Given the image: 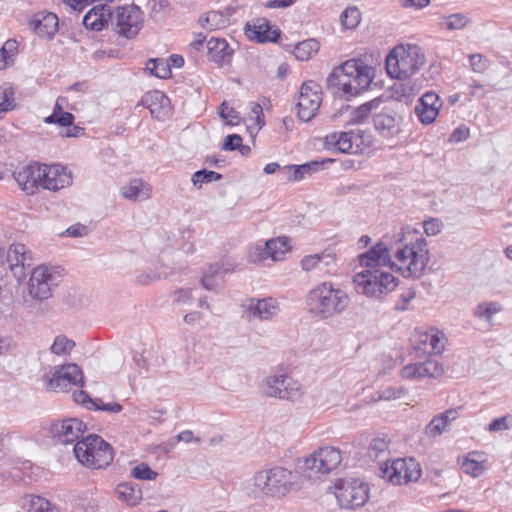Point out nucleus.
<instances>
[{
  "label": "nucleus",
  "instance_id": "1",
  "mask_svg": "<svg viewBox=\"0 0 512 512\" xmlns=\"http://www.w3.org/2000/svg\"><path fill=\"white\" fill-rule=\"evenodd\" d=\"M391 249L383 242L374 245L359 256L362 270L382 269L389 266L404 277H420L429 261L427 242L410 227L395 234Z\"/></svg>",
  "mask_w": 512,
  "mask_h": 512
},
{
  "label": "nucleus",
  "instance_id": "2",
  "mask_svg": "<svg viewBox=\"0 0 512 512\" xmlns=\"http://www.w3.org/2000/svg\"><path fill=\"white\" fill-rule=\"evenodd\" d=\"M373 78V67L362 60L350 59L333 70L327 85L334 94L349 99L368 89Z\"/></svg>",
  "mask_w": 512,
  "mask_h": 512
},
{
  "label": "nucleus",
  "instance_id": "3",
  "mask_svg": "<svg viewBox=\"0 0 512 512\" xmlns=\"http://www.w3.org/2000/svg\"><path fill=\"white\" fill-rule=\"evenodd\" d=\"M305 303L313 316L326 320L344 312L350 298L339 286L324 281L308 291Z\"/></svg>",
  "mask_w": 512,
  "mask_h": 512
},
{
  "label": "nucleus",
  "instance_id": "4",
  "mask_svg": "<svg viewBox=\"0 0 512 512\" xmlns=\"http://www.w3.org/2000/svg\"><path fill=\"white\" fill-rule=\"evenodd\" d=\"M300 488L296 473L276 466L257 472L252 478L250 493L254 498H283Z\"/></svg>",
  "mask_w": 512,
  "mask_h": 512
},
{
  "label": "nucleus",
  "instance_id": "5",
  "mask_svg": "<svg viewBox=\"0 0 512 512\" xmlns=\"http://www.w3.org/2000/svg\"><path fill=\"white\" fill-rule=\"evenodd\" d=\"M424 63L425 56L419 46L399 45L386 57V70L392 78L405 80L414 75Z\"/></svg>",
  "mask_w": 512,
  "mask_h": 512
},
{
  "label": "nucleus",
  "instance_id": "6",
  "mask_svg": "<svg viewBox=\"0 0 512 512\" xmlns=\"http://www.w3.org/2000/svg\"><path fill=\"white\" fill-rule=\"evenodd\" d=\"M355 291L372 299H382L398 286L397 278L382 269L361 270L352 279Z\"/></svg>",
  "mask_w": 512,
  "mask_h": 512
},
{
  "label": "nucleus",
  "instance_id": "7",
  "mask_svg": "<svg viewBox=\"0 0 512 512\" xmlns=\"http://www.w3.org/2000/svg\"><path fill=\"white\" fill-rule=\"evenodd\" d=\"M77 460L84 466L100 469L113 461V449L98 435H88L78 441L74 447Z\"/></svg>",
  "mask_w": 512,
  "mask_h": 512
},
{
  "label": "nucleus",
  "instance_id": "8",
  "mask_svg": "<svg viewBox=\"0 0 512 512\" xmlns=\"http://www.w3.org/2000/svg\"><path fill=\"white\" fill-rule=\"evenodd\" d=\"M260 390L267 397L291 402L298 401L304 395V388L299 381L279 372L264 377Z\"/></svg>",
  "mask_w": 512,
  "mask_h": 512
},
{
  "label": "nucleus",
  "instance_id": "9",
  "mask_svg": "<svg viewBox=\"0 0 512 512\" xmlns=\"http://www.w3.org/2000/svg\"><path fill=\"white\" fill-rule=\"evenodd\" d=\"M330 489H333L341 508L356 509L365 505L369 500V485L361 479H339Z\"/></svg>",
  "mask_w": 512,
  "mask_h": 512
},
{
  "label": "nucleus",
  "instance_id": "10",
  "mask_svg": "<svg viewBox=\"0 0 512 512\" xmlns=\"http://www.w3.org/2000/svg\"><path fill=\"white\" fill-rule=\"evenodd\" d=\"M381 477L393 485L416 482L422 475L420 464L414 458H397L380 467Z\"/></svg>",
  "mask_w": 512,
  "mask_h": 512
},
{
  "label": "nucleus",
  "instance_id": "11",
  "mask_svg": "<svg viewBox=\"0 0 512 512\" xmlns=\"http://www.w3.org/2000/svg\"><path fill=\"white\" fill-rule=\"evenodd\" d=\"M46 390L52 392H68L73 387L84 386V375L75 363H67L55 367L54 372L42 378Z\"/></svg>",
  "mask_w": 512,
  "mask_h": 512
},
{
  "label": "nucleus",
  "instance_id": "12",
  "mask_svg": "<svg viewBox=\"0 0 512 512\" xmlns=\"http://www.w3.org/2000/svg\"><path fill=\"white\" fill-rule=\"evenodd\" d=\"M323 145L326 149L340 153L357 154L366 147L365 137L360 129L334 131L324 137Z\"/></svg>",
  "mask_w": 512,
  "mask_h": 512
},
{
  "label": "nucleus",
  "instance_id": "13",
  "mask_svg": "<svg viewBox=\"0 0 512 512\" xmlns=\"http://www.w3.org/2000/svg\"><path fill=\"white\" fill-rule=\"evenodd\" d=\"M341 461L342 456L339 449L324 446L304 458L303 467L311 474H329L341 464Z\"/></svg>",
  "mask_w": 512,
  "mask_h": 512
},
{
  "label": "nucleus",
  "instance_id": "14",
  "mask_svg": "<svg viewBox=\"0 0 512 512\" xmlns=\"http://www.w3.org/2000/svg\"><path fill=\"white\" fill-rule=\"evenodd\" d=\"M289 251L288 239L286 237H277L267 240L263 244L251 247L248 253V260L254 264H263L267 260L278 262L283 260L285 254Z\"/></svg>",
  "mask_w": 512,
  "mask_h": 512
},
{
  "label": "nucleus",
  "instance_id": "15",
  "mask_svg": "<svg viewBox=\"0 0 512 512\" xmlns=\"http://www.w3.org/2000/svg\"><path fill=\"white\" fill-rule=\"evenodd\" d=\"M142 22V13L135 5L119 7L113 16L116 32L126 38L135 37L142 27Z\"/></svg>",
  "mask_w": 512,
  "mask_h": 512
},
{
  "label": "nucleus",
  "instance_id": "16",
  "mask_svg": "<svg viewBox=\"0 0 512 512\" xmlns=\"http://www.w3.org/2000/svg\"><path fill=\"white\" fill-rule=\"evenodd\" d=\"M321 94L320 86L317 83L308 81L302 84L297 103L300 120L308 122L315 117L321 105Z\"/></svg>",
  "mask_w": 512,
  "mask_h": 512
},
{
  "label": "nucleus",
  "instance_id": "17",
  "mask_svg": "<svg viewBox=\"0 0 512 512\" xmlns=\"http://www.w3.org/2000/svg\"><path fill=\"white\" fill-rule=\"evenodd\" d=\"M72 184V175L60 164H41L40 187L50 191H58Z\"/></svg>",
  "mask_w": 512,
  "mask_h": 512
},
{
  "label": "nucleus",
  "instance_id": "18",
  "mask_svg": "<svg viewBox=\"0 0 512 512\" xmlns=\"http://www.w3.org/2000/svg\"><path fill=\"white\" fill-rule=\"evenodd\" d=\"M87 429L80 418H62L51 426L53 438L62 444H69L77 440Z\"/></svg>",
  "mask_w": 512,
  "mask_h": 512
},
{
  "label": "nucleus",
  "instance_id": "19",
  "mask_svg": "<svg viewBox=\"0 0 512 512\" xmlns=\"http://www.w3.org/2000/svg\"><path fill=\"white\" fill-rule=\"evenodd\" d=\"M414 347L425 354H438L444 350L445 334L434 327L418 331L414 335Z\"/></svg>",
  "mask_w": 512,
  "mask_h": 512
},
{
  "label": "nucleus",
  "instance_id": "20",
  "mask_svg": "<svg viewBox=\"0 0 512 512\" xmlns=\"http://www.w3.org/2000/svg\"><path fill=\"white\" fill-rule=\"evenodd\" d=\"M334 266V256L328 252L306 255L300 261V267L305 273L318 277L332 273Z\"/></svg>",
  "mask_w": 512,
  "mask_h": 512
},
{
  "label": "nucleus",
  "instance_id": "21",
  "mask_svg": "<svg viewBox=\"0 0 512 512\" xmlns=\"http://www.w3.org/2000/svg\"><path fill=\"white\" fill-rule=\"evenodd\" d=\"M53 275L46 266L36 267L29 280V294L38 300H45L51 296V282Z\"/></svg>",
  "mask_w": 512,
  "mask_h": 512
},
{
  "label": "nucleus",
  "instance_id": "22",
  "mask_svg": "<svg viewBox=\"0 0 512 512\" xmlns=\"http://www.w3.org/2000/svg\"><path fill=\"white\" fill-rule=\"evenodd\" d=\"M248 316L262 321L271 320L280 312L279 303L272 297L251 298L243 305Z\"/></svg>",
  "mask_w": 512,
  "mask_h": 512
},
{
  "label": "nucleus",
  "instance_id": "23",
  "mask_svg": "<svg viewBox=\"0 0 512 512\" xmlns=\"http://www.w3.org/2000/svg\"><path fill=\"white\" fill-rule=\"evenodd\" d=\"M443 366L435 359H428L423 363H413L404 366L401 375L405 379L437 378L443 374Z\"/></svg>",
  "mask_w": 512,
  "mask_h": 512
},
{
  "label": "nucleus",
  "instance_id": "24",
  "mask_svg": "<svg viewBox=\"0 0 512 512\" xmlns=\"http://www.w3.org/2000/svg\"><path fill=\"white\" fill-rule=\"evenodd\" d=\"M141 104L147 107L151 116L157 120H165L172 113L170 99L158 90L147 92L143 96Z\"/></svg>",
  "mask_w": 512,
  "mask_h": 512
},
{
  "label": "nucleus",
  "instance_id": "25",
  "mask_svg": "<svg viewBox=\"0 0 512 512\" xmlns=\"http://www.w3.org/2000/svg\"><path fill=\"white\" fill-rule=\"evenodd\" d=\"M442 106L439 96L434 92H426L415 107V114L423 124L435 121Z\"/></svg>",
  "mask_w": 512,
  "mask_h": 512
},
{
  "label": "nucleus",
  "instance_id": "26",
  "mask_svg": "<svg viewBox=\"0 0 512 512\" xmlns=\"http://www.w3.org/2000/svg\"><path fill=\"white\" fill-rule=\"evenodd\" d=\"M59 19L51 12H39L29 21L30 28L41 38L51 40L58 31Z\"/></svg>",
  "mask_w": 512,
  "mask_h": 512
},
{
  "label": "nucleus",
  "instance_id": "27",
  "mask_svg": "<svg viewBox=\"0 0 512 512\" xmlns=\"http://www.w3.org/2000/svg\"><path fill=\"white\" fill-rule=\"evenodd\" d=\"M234 50L223 38L212 37L207 41V57L209 61L219 66L229 65L232 62Z\"/></svg>",
  "mask_w": 512,
  "mask_h": 512
},
{
  "label": "nucleus",
  "instance_id": "28",
  "mask_svg": "<svg viewBox=\"0 0 512 512\" xmlns=\"http://www.w3.org/2000/svg\"><path fill=\"white\" fill-rule=\"evenodd\" d=\"M14 178L22 190L33 194L41 183V164L30 163L14 173Z\"/></svg>",
  "mask_w": 512,
  "mask_h": 512
},
{
  "label": "nucleus",
  "instance_id": "29",
  "mask_svg": "<svg viewBox=\"0 0 512 512\" xmlns=\"http://www.w3.org/2000/svg\"><path fill=\"white\" fill-rule=\"evenodd\" d=\"M375 129L383 137H394L400 132L401 119L392 111H381L374 116Z\"/></svg>",
  "mask_w": 512,
  "mask_h": 512
},
{
  "label": "nucleus",
  "instance_id": "30",
  "mask_svg": "<svg viewBox=\"0 0 512 512\" xmlns=\"http://www.w3.org/2000/svg\"><path fill=\"white\" fill-rule=\"evenodd\" d=\"M246 35L257 42H276L280 37L278 29H272L265 19H258L252 25H247Z\"/></svg>",
  "mask_w": 512,
  "mask_h": 512
},
{
  "label": "nucleus",
  "instance_id": "31",
  "mask_svg": "<svg viewBox=\"0 0 512 512\" xmlns=\"http://www.w3.org/2000/svg\"><path fill=\"white\" fill-rule=\"evenodd\" d=\"M485 462L484 454L476 451L460 456L457 459L460 469L472 477H479L485 472Z\"/></svg>",
  "mask_w": 512,
  "mask_h": 512
},
{
  "label": "nucleus",
  "instance_id": "32",
  "mask_svg": "<svg viewBox=\"0 0 512 512\" xmlns=\"http://www.w3.org/2000/svg\"><path fill=\"white\" fill-rule=\"evenodd\" d=\"M73 400L90 410L113 414L120 413L123 410L122 405L119 403H104L101 399L93 400L82 390L73 393Z\"/></svg>",
  "mask_w": 512,
  "mask_h": 512
},
{
  "label": "nucleus",
  "instance_id": "33",
  "mask_svg": "<svg viewBox=\"0 0 512 512\" xmlns=\"http://www.w3.org/2000/svg\"><path fill=\"white\" fill-rule=\"evenodd\" d=\"M120 193L125 199L143 201L150 198L151 186L143 179L136 178L122 186Z\"/></svg>",
  "mask_w": 512,
  "mask_h": 512
},
{
  "label": "nucleus",
  "instance_id": "34",
  "mask_svg": "<svg viewBox=\"0 0 512 512\" xmlns=\"http://www.w3.org/2000/svg\"><path fill=\"white\" fill-rule=\"evenodd\" d=\"M112 17L110 10L105 4H99L91 8L83 18V24L86 28L100 31L108 19Z\"/></svg>",
  "mask_w": 512,
  "mask_h": 512
},
{
  "label": "nucleus",
  "instance_id": "35",
  "mask_svg": "<svg viewBox=\"0 0 512 512\" xmlns=\"http://www.w3.org/2000/svg\"><path fill=\"white\" fill-rule=\"evenodd\" d=\"M7 260L12 269L17 267H30L32 265L31 252L22 243H13L7 252Z\"/></svg>",
  "mask_w": 512,
  "mask_h": 512
},
{
  "label": "nucleus",
  "instance_id": "36",
  "mask_svg": "<svg viewBox=\"0 0 512 512\" xmlns=\"http://www.w3.org/2000/svg\"><path fill=\"white\" fill-rule=\"evenodd\" d=\"M198 23L204 30L214 31L225 28L229 24V18L220 11H208L199 17Z\"/></svg>",
  "mask_w": 512,
  "mask_h": 512
},
{
  "label": "nucleus",
  "instance_id": "37",
  "mask_svg": "<svg viewBox=\"0 0 512 512\" xmlns=\"http://www.w3.org/2000/svg\"><path fill=\"white\" fill-rule=\"evenodd\" d=\"M320 163L312 161L302 165H288L281 169V172L288 180L299 181L305 178L306 175H311L317 171Z\"/></svg>",
  "mask_w": 512,
  "mask_h": 512
},
{
  "label": "nucleus",
  "instance_id": "38",
  "mask_svg": "<svg viewBox=\"0 0 512 512\" xmlns=\"http://www.w3.org/2000/svg\"><path fill=\"white\" fill-rule=\"evenodd\" d=\"M116 493L119 499L125 501L129 506H135L142 499L141 490L131 483L119 484Z\"/></svg>",
  "mask_w": 512,
  "mask_h": 512
},
{
  "label": "nucleus",
  "instance_id": "39",
  "mask_svg": "<svg viewBox=\"0 0 512 512\" xmlns=\"http://www.w3.org/2000/svg\"><path fill=\"white\" fill-rule=\"evenodd\" d=\"M23 505L27 507L30 512H60L50 501L35 495L26 496Z\"/></svg>",
  "mask_w": 512,
  "mask_h": 512
},
{
  "label": "nucleus",
  "instance_id": "40",
  "mask_svg": "<svg viewBox=\"0 0 512 512\" xmlns=\"http://www.w3.org/2000/svg\"><path fill=\"white\" fill-rule=\"evenodd\" d=\"M501 310L502 306L498 302H484L475 307L474 316L491 325L493 316Z\"/></svg>",
  "mask_w": 512,
  "mask_h": 512
},
{
  "label": "nucleus",
  "instance_id": "41",
  "mask_svg": "<svg viewBox=\"0 0 512 512\" xmlns=\"http://www.w3.org/2000/svg\"><path fill=\"white\" fill-rule=\"evenodd\" d=\"M319 50V43L315 39H308L298 43L294 48V55L298 60L307 61Z\"/></svg>",
  "mask_w": 512,
  "mask_h": 512
},
{
  "label": "nucleus",
  "instance_id": "42",
  "mask_svg": "<svg viewBox=\"0 0 512 512\" xmlns=\"http://www.w3.org/2000/svg\"><path fill=\"white\" fill-rule=\"evenodd\" d=\"M18 43L16 40H7L0 49V70L6 69L14 62Z\"/></svg>",
  "mask_w": 512,
  "mask_h": 512
},
{
  "label": "nucleus",
  "instance_id": "43",
  "mask_svg": "<svg viewBox=\"0 0 512 512\" xmlns=\"http://www.w3.org/2000/svg\"><path fill=\"white\" fill-rule=\"evenodd\" d=\"M381 101L379 99H373L369 102L364 103L363 105L356 108L351 115V121L355 123H362L364 122L369 114L376 110L379 106Z\"/></svg>",
  "mask_w": 512,
  "mask_h": 512
},
{
  "label": "nucleus",
  "instance_id": "44",
  "mask_svg": "<svg viewBox=\"0 0 512 512\" xmlns=\"http://www.w3.org/2000/svg\"><path fill=\"white\" fill-rule=\"evenodd\" d=\"M75 347V342L64 335L55 337L53 344L51 345V352L55 355H67Z\"/></svg>",
  "mask_w": 512,
  "mask_h": 512
},
{
  "label": "nucleus",
  "instance_id": "45",
  "mask_svg": "<svg viewBox=\"0 0 512 512\" xmlns=\"http://www.w3.org/2000/svg\"><path fill=\"white\" fill-rule=\"evenodd\" d=\"M389 445L390 440L386 435L373 438L368 447L369 456L371 458H378L381 454L388 450Z\"/></svg>",
  "mask_w": 512,
  "mask_h": 512
},
{
  "label": "nucleus",
  "instance_id": "46",
  "mask_svg": "<svg viewBox=\"0 0 512 512\" xmlns=\"http://www.w3.org/2000/svg\"><path fill=\"white\" fill-rule=\"evenodd\" d=\"M361 14L356 7L346 8L341 16V25L346 29H353L360 23Z\"/></svg>",
  "mask_w": 512,
  "mask_h": 512
},
{
  "label": "nucleus",
  "instance_id": "47",
  "mask_svg": "<svg viewBox=\"0 0 512 512\" xmlns=\"http://www.w3.org/2000/svg\"><path fill=\"white\" fill-rule=\"evenodd\" d=\"M219 264L211 265L201 278L202 285L207 290H216L218 287L217 276L220 273Z\"/></svg>",
  "mask_w": 512,
  "mask_h": 512
},
{
  "label": "nucleus",
  "instance_id": "48",
  "mask_svg": "<svg viewBox=\"0 0 512 512\" xmlns=\"http://www.w3.org/2000/svg\"><path fill=\"white\" fill-rule=\"evenodd\" d=\"M222 178V175L214 172V171H208V170H199L196 171L192 176V182L194 186H197L198 188H201L203 183H210L218 181Z\"/></svg>",
  "mask_w": 512,
  "mask_h": 512
},
{
  "label": "nucleus",
  "instance_id": "49",
  "mask_svg": "<svg viewBox=\"0 0 512 512\" xmlns=\"http://www.w3.org/2000/svg\"><path fill=\"white\" fill-rule=\"evenodd\" d=\"M146 68L152 75L162 79L167 78L171 73L169 66L159 59H150Z\"/></svg>",
  "mask_w": 512,
  "mask_h": 512
},
{
  "label": "nucleus",
  "instance_id": "50",
  "mask_svg": "<svg viewBox=\"0 0 512 512\" xmlns=\"http://www.w3.org/2000/svg\"><path fill=\"white\" fill-rule=\"evenodd\" d=\"M172 302L178 306H189L194 300L191 288H180L171 294Z\"/></svg>",
  "mask_w": 512,
  "mask_h": 512
},
{
  "label": "nucleus",
  "instance_id": "51",
  "mask_svg": "<svg viewBox=\"0 0 512 512\" xmlns=\"http://www.w3.org/2000/svg\"><path fill=\"white\" fill-rule=\"evenodd\" d=\"M219 116L223 118L228 125L234 126L239 124L240 116L234 110V108L229 107L227 102H223L219 107Z\"/></svg>",
  "mask_w": 512,
  "mask_h": 512
},
{
  "label": "nucleus",
  "instance_id": "52",
  "mask_svg": "<svg viewBox=\"0 0 512 512\" xmlns=\"http://www.w3.org/2000/svg\"><path fill=\"white\" fill-rule=\"evenodd\" d=\"M192 441L200 442V439L198 437L193 436V432L190 430H185L180 432L175 439H171L168 442L163 444V447L166 452H169L172 450L176 444V442H185L190 443Z\"/></svg>",
  "mask_w": 512,
  "mask_h": 512
},
{
  "label": "nucleus",
  "instance_id": "53",
  "mask_svg": "<svg viewBox=\"0 0 512 512\" xmlns=\"http://www.w3.org/2000/svg\"><path fill=\"white\" fill-rule=\"evenodd\" d=\"M131 475L136 479L154 480L158 474L147 464L141 463L132 469Z\"/></svg>",
  "mask_w": 512,
  "mask_h": 512
},
{
  "label": "nucleus",
  "instance_id": "54",
  "mask_svg": "<svg viewBox=\"0 0 512 512\" xmlns=\"http://www.w3.org/2000/svg\"><path fill=\"white\" fill-rule=\"evenodd\" d=\"M448 425V418H432L426 427V433L432 437L442 434Z\"/></svg>",
  "mask_w": 512,
  "mask_h": 512
},
{
  "label": "nucleus",
  "instance_id": "55",
  "mask_svg": "<svg viewBox=\"0 0 512 512\" xmlns=\"http://www.w3.org/2000/svg\"><path fill=\"white\" fill-rule=\"evenodd\" d=\"M470 66L472 71L476 73H484L490 65L489 60L482 54H471L469 56Z\"/></svg>",
  "mask_w": 512,
  "mask_h": 512
},
{
  "label": "nucleus",
  "instance_id": "56",
  "mask_svg": "<svg viewBox=\"0 0 512 512\" xmlns=\"http://www.w3.org/2000/svg\"><path fill=\"white\" fill-rule=\"evenodd\" d=\"M443 227V223L436 218H430L428 220H425L423 223L424 231L428 236L437 235L438 233L441 232Z\"/></svg>",
  "mask_w": 512,
  "mask_h": 512
},
{
  "label": "nucleus",
  "instance_id": "57",
  "mask_svg": "<svg viewBox=\"0 0 512 512\" xmlns=\"http://www.w3.org/2000/svg\"><path fill=\"white\" fill-rule=\"evenodd\" d=\"M403 391L401 389H396L395 387L389 386L379 390L376 395L377 397L374 399L377 400H391L397 399Z\"/></svg>",
  "mask_w": 512,
  "mask_h": 512
},
{
  "label": "nucleus",
  "instance_id": "58",
  "mask_svg": "<svg viewBox=\"0 0 512 512\" xmlns=\"http://www.w3.org/2000/svg\"><path fill=\"white\" fill-rule=\"evenodd\" d=\"M469 23V17L465 13L450 14V30L463 29Z\"/></svg>",
  "mask_w": 512,
  "mask_h": 512
},
{
  "label": "nucleus",
  "instance_id": "59",
  "mask_svg": "<svg viewBox=\"0 0 512 512\" xmlns=\"http://www.w3.org/2000/svg\"><path fill=\"white\" fill-rule=\"evenodd\" d=\"M242 146V138L237 134L228 135L225 137L222 149L226 151H233Z\"/></svg>",
  "mask_w": 512,
  "mask_h": 512
},
{
  "label": "nucleus",
  "instance_id": "60",
  "mask_svg": "<svg viewBox=\"0 0 512 512\" xmlns=\"http://www.w3.org/2000/svg\"><path fill=\"white\" fill-rule=\"evenodd\" d=\"M13 95L14 93L11 88L9 90H5L4 100L0 102V118L4 113L12 110L15 107Z\"/></svg>",
  "mask_w": 512,
  "mask_h": 512
},
{
  "label": "nucleus",
  "instance_id": "61",
  "mask_svg": "<svg viewBox=\"0 0 512 512\" xmlns=\"http://www.w3.org/2000/svg\"><path fill=\"white\" fill-rule=\"evenodd\" d=\"M470 136V130L465 125H460L450 134V142L459 143L468 139Z\"/></svg>",
  "mask_w": 512,
  "mask_h": 512
},
{
  "label": "nucleus",
  "instance_id": "62",
  "mask_svg": "<svg viewBox=\"0 0 512 512\" xmlns=\"http://www.w3.org/2000/svg\"><path fill=\"white\" fill-rule=\"evenodd\" d=\"M415 291L413 289L405 290L401 295L400 299L397 303V309L406 310L408 308L409 302L415 298Z\"/></svg>",
  "mask_w": 512,
  "mask_h": 512
},
{
  "label": "nucleus",
  "instance_id": "63",
  "mask_svg": "<svg viewBox=\"0 0 512 512\" xmlns=\"http://www.w3.org/2000/svg\"><path fill=\"white\" fill-rule=\"evenodd\" d=\"M74 121L73 114L69 112H63L57 115L56 119H53L51 123H58L61 126H72Z\"/></svg>",
  "mask_w": 512,
  "mask_h": 512
},
{
  "label": "nucleus",
  "instance_id": "64",
  "mask_svg": "<svg viewBox=\"0 0 512 512\" xmlns=\"http://www.w3.org/2000/svg\"><path fill=\"white\" fill-rule=\"evenodd\" d=\"M66 103V98L58 97L55 103L53 113L45 119V122L51 123L53 119H56L57 115L63 113V105Z\"/></svg>",
  "mask_w": 512,
  "mask_h": 512
}]
</instances>
